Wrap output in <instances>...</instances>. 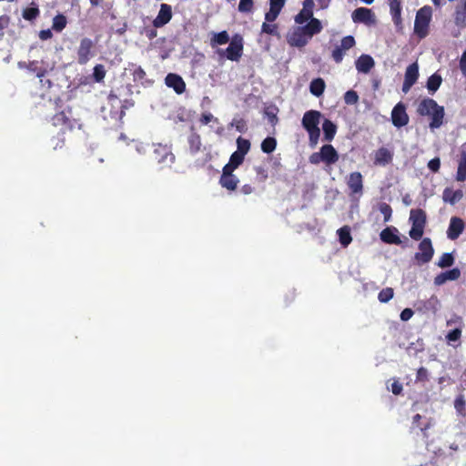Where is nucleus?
I'll return each instance as SVG.
<instances>
[{"mask_svg": "<svg viewBox=\"0 0 466 466\" xmlns=\"http://www.w3.org/2000/svg\"><path fill=\"white\" fill-rule=\"evenodd\" d=\"M417 113L421 116H430L429 127L431 130L441 127L443 124L444 107L432 98H423L418 105Z\"/></svg>", "mask_w": 466, "mask_h": 466, "instance_id": "1", "label": "nucleus"}, {"mask_svg": "<svg viewBox=\"0 0 466 466\" xmlns=\"http://www.w3.org/2000/svg\"><path fill=\"white\" fill-rule=\"evenodd\" d=\"M52 124L55 127H60L63 132L81 129L83 127L81 120L73 116L70 106H66L60 112L56 113L52 116Z\"/></svg>", "mask_w": 466, "mask_h": 466, "instance_id": "2", "label": "nucleus"}, {"mask_svg": "<svg viewBox=\"0 0 466 466\" xmlns=\"http://www.w3.org/2000/svg\"><path fill=\"white\" fill-rule=\"evenodd\" d=\"M321 114L317 110L307 111L302 117V126L309 133V144L315 147L318 144L320 130L319 127Z\"/></svg>", "mask_w": 466, "mask_h": 466, "instance_id": "3", "label": "nucleus"}, {"mask_svg": "<svg viewBox=\"0 0 466 466\" xmlns=\"http://www.w3.org/2000/svg\"><path fill=\"white\" fill-rule=\"evenodd\" d=\"M431 16L432 9L429 5H424L417 11L414 22V34L420 39H423L429 35Z\"/></svg>", "mask_w": 466, "mask_h": 466, "instance_id": "4", "label": "nucleus"}, {"mask_svg": "<svg viewBox=\"0 0 466 466\" xmlns=\"http://www.w3.org/2000/svg\"><path fill=\"white\" fill-rule=\"evenodd\" d=\"M410 221L411 222V228L409 231L410 238L416 241L420 240L427 224L426 212L421 208L411 209Z\"/></svg>", "mask_w": 466, "mask_h": 466, "instance_id": "5", "label": "nucleus"}, {"mask_svg": "<svg viewBox=\"0 0 466 466\" xmlns=\"http://www.w3.org/2000/svg\"><path fill=\"white\" fill-rule=\"evenodd\" d=\"M339 157V154L334 147L330 144H326L320 147L319 152L312 153L309 157V161L313 165H319L320 162H323L327 166H331L338 162Z\"/></svg>", "mask_w": 466, "mask_h": 466, "instance_id": "6", "label": "nucleus"}, {"mask_svg": "<svg viewBox=\"0 0 466 466\" xmlns=\"http://www.w3.org/2000/svg\"><path fill=\"white\" fill-rule=\"evenodd\" d=\"M220 56H224L230 61L238 62L243 54V38L239 35H235L231 39L228 46L225 49L218 51Z\"/></svg>", "mask_w": 466, "mask_h": 466, "instance_id": "7", "label": "nucleus"}, {"mask_svg": "<svg viewBox=\"0 0 466 466\" xmlns=\"http://www.w3.org/2000/svg\"><path fill=\"white\" fill-rule=\"evenodd\" d=\"M434 255V248L430 238H421L419 244V251L415 253L414 258L419 264L429 263Z\"/></svg>", "mask_w": 466, "mask_h": 466, "instance_id": "8", "label": "nucleus"}, {"mask_svg": "<svg viewBox=\"0 0 466 466\" xmlns=\"http://www.w3.org/2000/svg\"><path fill=\"white\" fill-rule=\"evenodd\" d=\"M410 117L406 112L405 104L402 102H399L398 104L395 105L391 111L392 125L397 128H400L408 125Z\"/></svg>", "mask_w": 466, "mask_h": 466, "instance_id": "9", "label": "nucleus"}, {"mask_svg": "<svg viewBox=\"0 0 466 466\" xmlns=\"http://www.w3.org/2000/svg\"><path fill=\"white\" fill-rule=\"evenodd\" d=\"M94 43L90 38L81 39L77 49V62L80 65H86L93 56Z\"/></svg>", "mask_w": 466, "mask_h": 466, "instance_id": "10", "label": "nucleus"}, {"mask_svg": "<svg viewBox=\"0 0 466 466\" xmlns=\"http://www.w3.org/2000/svg\"><path fill=\"white\" fill-rule=\"evenodd\" d=\"M347 186L350 196L360 197L363 194V177L360 172H351L347 177Z\"/></svg>", "mask_w": 466, "mask_h": 466, "instance_id": "11", "label": "nucleus"}, {"mask_svg": "<svg viewBox=\"0 0 466 466\" xmlns=\"http://www.w3.org/2000/svg\"><path fill=\"white\" fill-rule=\"evenodd\" d=\"M155 160L159 164H172L175 160L170 147L167 145L158 144L153 151Z\"/></svg>", "mask_w": 466, "mask_h": 466, "instance_id": "12", "label": "nucleus"}, {"mask_svg": "<svg viewBox=\"0 0 466 466\" xmlns=\"http://www.w3.org/2000/svg\"><path fill=\"white\" fill-rule=\"evenodd\" d=\"M419 78V66L417 62L410 64L405 71L402 91L408 93Z\"/></svg>", "mask_w": 466, "mask_h": 466, "instance_id": "13", "label": "nucleus"}, {"mask_svg": "<svg viewBox=\"0 0 466 466\" xmlns=\"http://www.w3.org/2000/svg\"><path fill=\"white\" fill-rule=\"evenodd\" d=\"M234 170L222 168V174L219 178V184L222 187L228 191H234L237 189L239 183L237 176L233 174Z\"/></svg>", "mask_w": 466, "mask_h": 466, "instance_id": "14", "label": "nucleus"}, {"mask_svg": "<svg viewBox=\"0 0 466 466\" xmlns=\"http://www.w3.org/2000/svg\"><path fill=\"white\" fill-rule=\"evenodd\" d=\"M354 23L371 25L375 23V15L371 9L366 7L356 8L351 15Z\"/></svg>", "mask_w": 466, "mask_h": 466, "instance_id": "15", "label": "nucleus"}, {"mask_svg": "<svg viewBox=\"0 0 466 466\" xmlns=\"http://www.w3.org/2000/svg\"><path fill=\"white\" fill-rule=\"evenodd\" d=\"M167 86L173 88L177 95H181L186 90V83L183 78L175 73H169L165 78Z\"/></svg>", "mask_w": 466, "mask_h": 466, "instance_id": "16", "label": "nucleus"}, {"mask_svg": "<svg viewBox=\"0 0 466 466\" xmlns=\"http://www.w3.org/2000/svg\"><path fill=\"white\" fill-rule=\"evenodd\" d=\"M172 18V8L167 4H162L160 5L159 12L157 17L153 20V25L156 28L162 27Z\"/></svg>", "mask_w": 466, "mask_h": 466, "instance_id": "17", "label": "nucleus"}, {"mask_svg": "<svg viewBox=\"0 0 466 466\" xmlns=\"http://www.w3.org/2000/svg\"><path fill=\"white\" fill-rule=\"evenodd\" d=\"M465 224L464 221L458 217H452L450 220L449 228L447 229V237L451 240L457 239L463 232Z\"/></svg>", "mask_w": 466, "mask_h": 466, "instance_id": "18", "label": "nucleus"}, {"mask_svg": "<svg viewBox=\"0 0 466 466\" xmlns=\"http://www.w3.org/2000/svg\"><path fill=\"white\" fill-rule=\"evenodd\" d=\"M287 40L289 46L298 48L304 47L309 41L299 26L288 35Z\"/></svg>", "mask_w": 466, "mask_h": 466, "instance_id": "19", "label": "nucleus"}, {"mask_svg": "<svg viewBox=\"0 0 466 466\" xmlns=\"http://www.w3.org/2000/svg\"><path fill=\"white\" fill-rule=\"evenodd\" d=\"M398 234H399V230L397 228L387 227L380 232V238L381 241L386 244L400 245L401 239Z\"/></svg>", "mask_w": 466, "mask_h": 466, "instance_id": "20", "label": "nucleus"}, {"mask_svg": "<svg viewBox=\"0 0 466 466\" xmlns=\"http://www.w3.org/2000/svg\"><path fill=\"white\" fill-rule=\"evenodd\" d=\"M454 24L460 29L466 28V0H460L454 10Z\"/></svg>", "mask_w": 466, "mask_h": 466, "instance_id": "21", "label": "nucleus"}, {"mask_svg": "<svg viewBox=\"0 0 466 466\" xmlns=\"http://www.w3.org/2000/svg\"><path fill=\"white\" fill-rule=\"evenodd\" d=\"M393 152L387 147H381L374 154V164L376 166H387L392 162Z\"/></svg>", "mask_w": 466, "mask_h": 466, "instance_id": "22", "label": "nucleus"}, {"mask_svg": "<svg viewBox=\"0 0 466 466\" xmlns=\"http://www.w3.org/2000/svg\"><path fill=\"white\" fill-rule=\"evenodd\" d=\"M286 0H269V10L265 14V20L273 23L284 7Z\"/></svg>", "mask_w": 466, "mask_h": 466, "instance_id": "23", "label": "nucleus"}, {"mask_svg": "<svg viewBox=\"0 0 466 466\" xmlns=\"http://www.w3.org/2000/svg\"><path fill=\"white\" fill-rule=\"evenodd\" d=\"M359 73L368 74L374 67V59L370 55H361L355 62Z\"/></svg>", "mask_w": 466, "mask_h": 466, "instance_id": "24", "label": "nucleus"}, {"mask_svg": "<svg viewBox=\"0 0 466 466\" xmlns=\"http://www.w3.org/2000/svg\"><path fill=\"white\" fill-rule=\"evenodd\" d=\"M309 40L314 35L321 32L323 26L318 18H311L307 25L299 26Z\"/></svg>", "mask_w": 466, "mask_h": 466, "instance_id": "25", "label": "nucleus"}, {"mask_svg": "<svg viewBox=\"0 0 466 466\" xmlns=\"http://www.w3.org/2000/svg\"><path fill=\"white\" fill-rule=\"evenodd\" d=\"M390 6V12L392 17V21L397 27L402 25V18H401V1L394 0L388 3Z\"/></svg>", "mask_w": 466, "mask_h": 466, "instance_id": "26", "label": "nucleus"}, {"mask_svg": "<svg viewBox=\"0 0 466 466\" xmlns=\"http://www.w3.org/2000/svg\"><path fill=\"white\" fill-rule=\"evenodd\" d=\"M463 197L461 189L453 190L451 187H446L442 193V199L444 202L451 205H455Z\"/></svg>", "mask_w": 466, "mask_h": 466, "instance_id": "27", "label": "nucleus"}, {"mask_svg": "<svg viewBox=\"0 0 466 466\" xmlns=\"http://www.w3.org/2000/svg\"><path fill=\"white\" fill-rule=\"evenodd\" d=\"M456 180L460 182H464L466 180V151L464 150H461L460 159L458 161Z\"/></svg>", "mask_w": 466, "mask_h": 466, "instance_id": "28", "label": "nucleus"}, {"mask_svg": "<svg viewBox=\"0 0 466 466\" xmlns=\"http://www.w3.org/2000/svg\"><path fill=\"white\" fill-rule=\"evenodd\" d=\"M322 129L324 133V140L328 142L333 140L337 132V126L331 120L325 119L322 124Z\"/></svg>", "mask_w": 466, "mask_h": 466, "instance_id": "29", "label": "nucleus"}, {"mask_svg": "<svg viewBox=\"0 0 466 466\" xmlns=\"http://www.w3.org/2000/svg\"><path fill=\"white\" fill-rule=\"evenodd\" d=\"M187 143L189 147V152L192 155L197 154L202 146L200 136L194 131L188 136Z\"/></svg>", "mask_w": 466, "mask_h": 466, "instance_id": "30", "label": "nucleus"}, {"mask_svg": "<svg viewBox=\"0 0 466 466\" xmlns=\"http://www.w3.org/2000/svg\"><path fill=\"white\" fill-rule=\"evenodd\" d=\"M244 155L235 151L231 154L228 163H227L223 167L235 171L244 162Z\"/></svg>", "mask_w": 466, "mask_h": 466, "instance_id": "31", "label": "nucleus"}, {"mask_svg": "<svg viewBox=\"0 0 466 466\" xmlns=\"http://www.w3.org/2000/svg\"><path fill=\"white\" fill-rule=\"evenodd\" d=\"M337 234L339 236V243L344 247H348L351 241L352 237L350 234V228L348 226H344L338 229Z\"/></svg>", "mask_w": 466, "mask_h": 466, "instance_id": "32", "label": "nucleus"}, {"mask_svg": "<svg viewBox=\"0 0 466 466\" xmlns=\"http://www.w3.org/2000/svg\"><path fill=\"white\" fill-rule=\"evenodd\" d=\"M441 82V76L439 75L438 73H434L427 80V89L429 90L430 93L433 94L440 88Z\"/></svg>", "mask_w": 466, "mask_h": 466, "instance_id": "33", "label": "nucleus"}, {"mask_svg": "<svg viewBox=\"0 0 466 466\" xmlns=\"http://www.w3.org/2000/svg\"><path fill=\"white\" fill-rule=\"evenodd\" d=\"M326 85L322 78H315L310 82L309 91L316 96H320L325 90Z\"/></svg>", "mask_w": 466, "mask_h": 466, "instance_id": "34", "label": "nucleus"}, {"mask_svg": "<svg viewBox=\"0 0 466 466\" xmlns=\"http://www.w3.org/2000/svg\"><path fill=\"white\" fill-rule=\"evenodd\" d=\"M228 41H229V35L226 30H224L219 33L212 34V37L210 39V45H211V46L214 47L218 45L219 46L226 45L227 43H228Z\"/></svg>", "mask_w": 466, "mask_h": 466, "instance_id": "35", "label": "nucleus"}, {"mask_svg": "<svg viewBox=\"0 0 466 466\" xmlns=\"http://www.w3.org/2000/svg\"><path fill=\"white\" fill-rule=\"evenodd\" d=\"M421 419H422V417L420 414L414 415L412 418L411 429L419 428L420 430V431L422 432L423 436L428 437L427 431L431 427V423L428 421V422L421 424L420 423Z\"/></svg>", "mask_w": 466, "mask_h": 466, "instance_id": "36", "label": "nucleus"}, {"mask_svg": "<svg viewBox=\"0 0 466 466\" xmlns=\"http://www.w3.org/2000/svg\"><path fill=\"white\" fill-rule=\"evenodd\" d=\"M38 61H30L27 68L28 70L35 73L36 76L40 79V82H43V77L46 76L47 71L46 68L39 66Z\"/></svg>", "mask_w": 466, "mask_h": 466, "instance_id": "37", "label": "nucleus"}, {"mask_svg": "<svg viewBox=\"0 0 466 466\" xmlns=\"http://www.w3.org/2000/svg\"><path fill=\"white\" fill-rule=\"evenodd\" d=\"M277 147V140L273 137H266L261 143V150L266 154L272 153Z\"/></svg>", "mask_w": 466, "mask_h": 466, "instance_id": "38", "label": "nucleus"}, {"mask_svg": "<svg viewBox=\"0 0 466 466\" xmlns=\"http://www.w3.org/2000/svg\"><path fill=\"white\" fill-rule=\"evenodd\" d=\"M454 260L452 253L446 252L440 257L437 266L441 268H449L454 264Z\"/></svg>", "mask_w": 466, "mask_h": 466, "instance_id": "39", "label": "nucleus"}, {"mask_svg": "<svg viewBox=\"0 0 466 466\" xmlns=\"http://www.w3.org/2000/svg\"><path fill=\"white\" fill-rule=\"evenodd\" d=\"M313 17V11L309 8H303L300 12L296 15L295 22L299 25H302L307 21H309Z\"/></svg>", "mask_w": 466, "mask_h": 466, "instance_id": "40", "label": "nucleus"}, {"mask_svg": "<svg viewBox=\"0 0 466 466\" xmlns=\"http://www.w3.org/2000/svg\"><path fill=\"white\" fill-rule=\"evenodd\" d=\"M66 17L64 15L59 14L53 18L52 28L56 32H61L66 28Z\"/></svg>", "mask_w": 466, "mask_h": 466, "instance_id": "41", "label": "nucleus"}, {"mask_svg": "<svg viewBox=\"0 0 466 466\" xmlns=\"http://www.w3.org/2000/svg\"><path fill=\"white\" fill-rule=\"evenodd\" d=\"M251 144L248 139L242 137L237 138V152L246 156L250 150Z\"/></svg>", "mask_w": 466, "mask_h": 466, "instance_id": "42", "label": "nucleus"}, {"mask_svg": "<svg viewBox=\"0 0 466 466\" xmlns=\"http://www.w3.org/2000/svg\"><path fill=\"white\" fill-rule=\"evenodd\" d=\"M355 45V38L352 35H347L341 39L340 45L337 46L341 50V52L345 56L346 52L352 48Z\"/></svg>", "mask_w": 466, "mask_h": 466, "instance_id": "43", "label": "nucleus"}, {"mask_svg": "<svg viewBox=\"0 0 466 466\" xmlns=\"http://www.w3.org/2000/svg\"><path fill=\"white\" fill-rule=\"evenodd\" d=\"M394 295V290L392 288H385L381 289L378 295V299L381 303L389 302Z\"/></svg>", "mask_w": 466, "mask_h": 466, "instance_id": "44", "label": "nucleus"}, {"mask_svg": "<svg viewBox=\"0 0 466 466\" xmlns=\"http://www.w3.org/2000/svg\"><path fill=\"white\" fill-rule=\"evenodd\" d=\"M454 408L456 411L461 415H465L466 413V401L464 396L462 394L457 396L454 400Z\"/></svg>", "mask_w": 466, "mask_h": 466, "instance_id": "45", "label": "nucleus"}, {"mask_svg": "<svg viewBox=\"0 0 466 466\" xmlns=\"http://www.w3.org/2000/svg\"><path fill=\"white\" fill-rule=\"evenodd\" d=\"M106 76L105 66L101 64L96 65L93 71V78L96 82L100 83Z\"/></svg>", "mask_w": 466, "mask_h": 466, "instance_id": "46", "label": "nucleus"}, {"mask_svg": "<svg viewBox=\"0 0 466 466\" xmlns=\"http://www.w3.org/2000/svg\"><path fill=\"white\" fill-rule=\"evenodd\" d=\"M379 210L383 215L385 223L389 222L391 219L392 208L389 204H387L385 202L380 203Z\"/></svg>", "mask_w": 466, "mask_h": 466, "instance_id": "47", "label": "nucleus"}, {"mask_svg": "<svg viewBox=\"0 0 466 466\" xmlns=\"http://www.w3.org/2000/svg\"><path fill=\"white\" fill-rule=\"evenodd\" d=\"M261 32L271 35H279L278 31V25L276 24H270L269 22L267 21L262 24Z\"/></svg>", "mask_w": 466, "mask_h": 466, "instance_id": "48", "label": "nucleus"}, {"mask_svg": "<svg viewBox=\"0 0 466 466\" xmlns=\"http://www.w3.org/2000/svg\"><path fill=\"white\" fill-rule=\"evenodd\" d=\"M39 15V9L37 7H27L23 11V17L25 20L35 19Z\"/></svg>", "mask_w": 466, "mask_h": 466, "instance_id": "49", "label": "nucleus"}, {"mask_svg": "<svg viewBox=\"0 0 466 466\" xmlns=\"http://www.w3.org/2000/svg\"><path fill=\"white\" fill-rule=\"evenodd\" d=\"M254 6L253 0H240L238 4V11L241 13H249Z\"/></svg>", "mask_w": 466, "mask_h": 466, "instance_id": "50", "label": "nucleus"}, {"mask_svg": "<svg viewBox=\"0 0 466 466\" xmlns=\"http://www.w3.org/2000/svg\"><path fill=\"white\" fill-rule=\"evenodd\" d=\"M461 333H462L461 329L456 328L447 333L446 339L449 342L459 341L461 339Z\"/></svg>", "mask_w": 466, "mask_h": 466, "instance_id": "51", "label": "nucleus"}, {"mask_svg": "<svg viewBox=\"0 0 466 466\" xmlns=\"http://www.w3.org/2000/svg\"><path fill=\"white\" fill-rule=\"evenodd\" d=\"M345 103L348 105H354L359 100V96L356 91L349 90L344 95Z\"/></svg>", "mask_w": 466, "mask_h": 466, "instance_id": "52", "label": "nucleus"}, {"mask_svg": "<svg viewBox=\"0 0 466 466\" xmlns=\"http://www.w3.org/2000/svg\"><path fill=\"white\" fill-rule=\"evenodd\" d=\"M445 280H457L461 277V270L458 268H453L450 270L444 271Z\"/></svg>", "mask_w": 466, "mask_h": 466, "instance_id": "53", "label": "nucleus"}, {"mask_svg": "<svg viewBox=\"0 0 466 466\" xmlns=\"http://www.w3.org/2000/svg\"><path fill=\"white\" fill-rule=\"evenodd\" d=\"M429 380L428 370L424 367H420L417 370L416 382H425Z\"/></svg>", "mask_w": 466, "mask_h": 466, "instance_id": "54", "label": "nucleus"}, {"mask_svg": "<svg viewBox=\"0 0 466 466\" xmlns=\"http://www.w3.org/2000/svg\"><path fill=\"white\" fill-rule=\"evenodd\" d=\"M254 169H255V172L257 175V178L260 182H264L268 179V170L264 167L258 166V167H255Z\"/></svg>", "mask_w": 466, "mask_h": 466, "instance_id": "55", "label": "nucleus"}, {"mask_svg": "<svg viewBox=\"0 0 466 466\" xmlns=\"http://www.w3.org/2000/svg\"><path fill=\"white\" fill-rule=\"evenodd\" d=\"M428 168L431 171H432L433 173L439 172V170L441 168V159H440V157H434V158L431 159L428 162Z\"/></svg>", "mask_w": 466, "mask_h": 466, "instance_id": "56", "label": "nucleus"}, {"mask_svg": "<svg viewBox=\"0 0 466 466\" xmlns=\"http://www.w3.org/2000/svg\"><path fill=\"white\" fill-rule=\"evenodd\" d=\"M331 57L335 63L339 64L342 62L344 55L341 52V50L336 46L331 52Z\"/></svg>", "mask_w": 466, "mask_h": 466, "instance_id": "57", "label": "nucleus"}, {"mask_svg": "<svg viewBox=\"0 0 466 466\" xmlns=\"http://www.w3.org/2000/svg\"><path fill=\"white\" fill-rule=\"evenodd\" d=\"M146 76V71L141 66L136 67L133 71V78L135 81H142Z\"/></svg>", "mask_w": 466, "mask_h": 466, "instance_id": "58", "label": "nucleus"}, {"mask_svg": "<svg viewBox=\"0 0 466 466\" xmlns=\"http://www.w3.org/2000/svg\"><path fill=\"white\" fill-rule=\"evenodd\" d=\"M51 142H52L54 150L62 148L65 146V139L63 137H53Z\"/></svg>", "mask_w": 466, "mask_h": 466, "instance_id": "59", "label": "nucleus"}, {"mask_svg": "<svg viewBox=\"0 0 466 466\" xmlns=\"http://www.w3.org/2000/svg\"><path fill=\"white\" fill-rule=\"evenodd\" d=\"M214 119L217 121V118L211 113H204L201 115L199 121L202 125H208Z\"/></svg>", "mask_w": 466, "mask_h": 466, "instance_id": "60", "label": "nucleus"}, {"mask_svg": "<svg viewBox=\"0 0 466 466\" xmlns=\"http://www.w3.org/2000/svg\"><path fill=\"white\" fill-rule=\"evenodd\" d=\"M414 312L411 309H404L400 313V319L402 321H408L413 316Z\"/></svg>", "mask_w": 466, "mask_h": 466, "instance_id": "61", "label": "nucleus"}, {"mask_svg": "<svg viewBox=\"0 0 466 466\" xmlns=\"http://www.w3.org/2000/svg\"><path fill=\"white\" fill-rule=\"evenodd\" d=\"M402 385L398 380L391 383V391L394 395H400L402 392Z\"/></svg>", "mask_w": 466, "mask_h": 466, "instance_id": "62", "label": "nucleus"}, {"mask_svg": "<svg viewBox=\"0 0 466 466\" xmlns=\"http://www.w3.org/2000/svg\"><path fill=\"white\" fill-rule=\"evenodd\" d=\"M460 69L462 75L466 77V50L462 53L460 59Z\"/></svg>", "mask_w": 466, "mask_h": 466, "instance_id": "63", "label": "nucleus"}, {"mask_svg": "<svg viewBox=\"0 0 466 466\" xmlns=\"http://www.w3.org/2000/svg\"><path fill=\"white\" fill-rule=\"evenodd\" d=\"M53 34L50 29L41 30L39 33V37L41 40H48L52 38Z\"/></svg>", "mask_w": 466, "mask_h": 466, "instance_id": "64", "label": "nucleus"}]
</instances>
